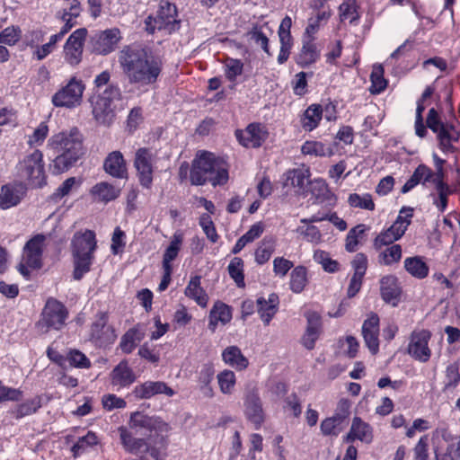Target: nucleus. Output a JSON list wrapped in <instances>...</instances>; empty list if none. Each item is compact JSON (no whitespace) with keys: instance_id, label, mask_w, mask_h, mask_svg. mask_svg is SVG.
Instances as JSON below:
<instances>
[{"instance_id":"1","label":"nucleus","mask_w":460,"mask_h":460,"mask_svg":"<svg viewBox=\"0 0 460 460\" xmlns=\"http://www.w3.org/2000/svg\"><path fill=\"white\" fill-rule=\"evenodd\" d=\"M128 426L146 438H137L126 427L120 426L118 431L127 452L134 455L148 453L155 460H165L171 430L168 422L160 416L137 411L130 414Z\"/></svg>"},{"instance_id":"2","label":"nucleus","mask_w":460,"mask_h":460,"mask_svg":"<svg viewBox=\"0 0 460 460\" xmlns=\"http://www.w3.org/2000/svg\"><path fill=\"white\" fill-rule=\"evenodd\" d=\"M119 63L128 83L137 88L155 84L164 70L162 57L137 43L125 45L121 49Z\"/></svg>"},{"instance_id":"3","label":"nucleus","mask_w":460,"mask_h":460,"mask_svg":"<svg viewBox=\"0 0 460 460\" xmlns=\"http://www.w3.org/2000/svg\"><path fill=\"white\" fill-rule=\"evenodd\" d=\"M49 148L58 154L52 162V172L60 174L69 170L84 155L83 139L76 128L69 132L54 134L48 143Z\"/></svg>"},{"instance_id":"4","label":"nucleus","mask_w":460,"mask_h":460,"mask_svg":"<svg viewBox=\"0 0 460 460\" xmlns=\"http://www.w3.org/2000/svg\"><path fill=\"white\" fill-rule=\"evenodd\" d=\"M229 179L226 162L208 151H201L192 161L190 181L192 185L202 186L209 181L213 186L225 185Z\"/></svg>"},{"instance_id":"5","label":"nucleus","mask_w":460,"mask_h":460,"mask_svg":"<svg viewBox=\"0 0 460 460\" xmlns=\"http://www.w3.org/2000/svg\"><path fill=\"white\" fill-rule=\"evenodd\" d=\"M427 128L436 134L438 149L445 155L459 151L455 146L460 140V131L456 129L453 122H446L435 108H431L426 119V126L422 119H415V133L420 137H425Z\"/></svg>"},{"instance_id":"6","label":"nucleus","mask_w":460,"mask_h":460,"mask_svg":"<svg viewBox=\"0 0 460 460\" xmlns=\"http://www.w3.org/2000/svg\"><path fill=\"white\" fill-rule=\"evenodd\" d=\"M144 23L146 31L151 35L156 31L172 34L181 27L176 5L165 0L160 2L156 14L146 17Z\"/></svg>"},{"instance_id":"7","label":"nucleus","mask_w":460,"mask_h":460,"mask_svg":"<svg viewBox=\"0 0 460 460\" xmlns=\"http://www.w3.org/2000/svg\"><path fill=\"white\" fill-rule=\"evenodd\" d=\"M46 240L45 234H37L25 243L22 248V260L17 266V270L26 279H31V270L42 268Z\"/></svg>"},{"instance_id":"8","label":"nucleus","mask_w":460,"mask_h":460,"mask_svg":"<svg viewBox=\"0 0 460 460\" xmlns=\"http://www.w3.org/2000/svg\"><path fill=\"white\" fill-rule=\"evenodd\" d=\"M17 174L32 188H42L47 184L43 154L35 149L25 155L16 165Z\"/></svg>"},{"instance_id":"9","label":"nucleus","mask_w":460,"mask_h":460,"mask_svg":"<svg viewBox=\"0 0 460 460\" xmlns=\"http://www.w3.org/2000/svg\"><path fill=\"white\" fill-rule=\"evenodd\" d=\"M69 317V311L65 304L55 297H48L36 323L43 332L61 331Z\"/></svg>"},{"instance_id":"10","label":"nucleus","mask_w":460,"mask_h":460,"mask_svg":"<svg viewBox=\"0 0 460 460\" xmlns=\"http://www.w3.org/2000/svg\"><path fill=\"white\" fill-rule=\"evenodd\" d=\"M121 100V91L117 84H108L103 92L91 99L93 115L102 124L110 125L115 118V101Z\"/></svg>"},{"instance_id":"11","label":"nucleus","mask_w":460,"mask_h":460,"mask_svg":"<svg viewBox=\"0 0 460 460\" xmlns=\"http://www.w3.org/2000/svg\"><path fill=\"white\" fill-rule=\"evenodd\" d=\"M413 208L402 207L393 225L383 230L374 240V246L376 250L382 246L390 245L401 239L408 229L413 217Z\"/></svg>"},{"instance_id":"12","label":"nucleus","mask_w":460,"mask_h":460,"mask_svg":"<svg viewBox=\"0 0 460 460\" xmlns=\"http://www.w3.org/2000/svg\"><path fill=\"white\" fill-rule=\"evenodd\" d=\"M109 319L108 312L98 311L95 320L90 325L89 341L96 348L106 349L117 340L116 329L109 324Z\"/></svg>"},{"instance_id":"13","label":"nucleus","mask_w":460,"mask_h":460,"mask_svg":"<svg viewBox=\"0 0 460 460\" xmlns=\"http://www.w3.org/2000/svg\"><path fill=\"white\" fill-rule=\"evenodd\" d=\"M85 84L82 79L72 76L65 85L52 96L51 102L55 107L74 109L81 105Z\"/></svg>"},{"instance_id":"14","label":"nucleus","mask_w":460,"mask_h":460,"mask_svg":"<svg viewBox=\"0 0 460 460\" xmlns=\"http://www.w3.org/2000/svg\"><path fill=\"white\" fill-rule=\"evenodd\" d=\"M426 185L427 183L434 184L435 188L438 187L440 184L445 185L446 187L449 186L445 181V170L444 168L436 169L435 172L432 171L430 167L424 164H419L414 170L411 176L406 181V182L402 187L401 192L405 194L411 191L413 188H415L418 184Z\"/></svg>"},{"instance_id":"15","label":"nucleus","mask_w":460,"mask_h":460,"mask_svg":"<svg viewBox=\"0 0 460 460\" xmlns=\"http://www.w3.org/2000/svg\"><path fill=\"white\" fill-rule=\"evenodd\" d=\"M234 137L244 148H260L269 137V131L263 124L260 122L249 123L244 129H235Z\"/></svg>"},{"instance_id":"16","label":"nucleus","mask_w":460,"mask_h":460,"mask_svg":"<svg viewBox=\"0 0 460 460\" xmlns=\"http://www.w3.org/2000/svg\"><path fill=\"white\" fill-rule=\"evenodd\" d=\"M155 156V153L148 147H140L135 154L134 166L138 181L140 185L146 189H150L153 183Z\"/></svg>"},{"instance_id":"17","label":"nucleus","mask_w":460,"mask_h":460,"mask_svg":"<svg viewBox=\"0 0 460 460\" xmlns=\"http://www.w3.org/2000/svg\"><path fill=\"white\" fill-rule=\"evenodd\" d=\"M122 40L119 28L100 31L91 37V46L93 53L106 56L113 52Z\"/></svg>"},{"instance_id":"18","label":"nucleus","mask_w":460,"mask_h":460,"mask_svg":"<svg viewBox=\"0 0 460 460\" xmlns=\"http://www.w3.org/2000/svg\"><path fill=\"white\" fill-rule=\"evenodd\" d=\"M243 405L247 420L253 425L254 429H260L265 421L266 415L257 389L253 388L246 392Z\"/></svg>"},{"instance_id":"19","label":"nucleus","mask_w":460,"mask_h":460,"mask_svg":"<svg viewBox=\"0 0 460 460\" xmlns=\"http://www.w3.org/2000/svg\"><path fill=\"white\" fill-rule=\"evenodd\" d=\"M87 36L85 28L73 31L64 46V58L72 66L79 65L83 58L84 44Z\"/></svg>"},{"instance_id":"20","label":"nucleus","mask_w":460,"mask_h":460,"mask_svg":"<svg viewBox=\"0 0 460 460\" xmlns=\"http://www.w3.org/2000/svg\"><path fill=\"white\" fill-rule=\"evenodd\" d=\"M430 338L431 332L429 330L413 331L408 345V353L420 362L429 361L431 357V350L429 348Z\"/></svg>"},{"instance_id":"21","label":"nucleus","mask_w":460,"mask_h":460,"mask_svg":"<svg viewBox=\"0 0 460 460\" xmlns=\"http://www.w3.org/2000/svg\"><path fill=\"white\" fill-rule=\"evenodd\" d=\"M380 319L376 313L371 312L364 320L361 334L364 342L372 355L379 352Z\"/></svg>"},{"instance_id":"22","label":"nucleus","mask_w":460,"mask_h":460,"mask_svg":"<svg viewBox=\"0 0 460 460\" xmlns=\"http://www.w3.org/2000/svg\"><path fill=\"white\" fill-rule=\"evenodd\" d=\"M353 274L350 277L347 288V296L352 298L360 291L364 277L368 267L367 256L363 252H358L350 262Z\"/></svg>"},{"instance_id":"23","label":"nucleus","mask_w":460,"mask_h":460,"mask_svg":"<svg viewBox=\"0 0 460 460\" xmlns=\"http://www.w3.org/2000/svg\"><path fill=\"white\" fill-rule=\"evenodd\" d=\"M306 327L301 337V344L308 350L315 347V343L323 333V320L319 313L307 311L305 313Z\"/></svg>"},{"instance_id":"24","label":"nucleus","mask_w":460,"mask_h":460,"mask_svg":"<svg viewBox=\"0 0 460 460\" xmlns=\"http://www.w3.org/2000/svg\"><path fill=\"white\" fill-rule=\"evenodd\" d=\"M132 394L136 399L147 400L159 394L172 397L176 393L164 381H146L136 385Z\"/></svg>"},{"instance_id":"25","label":"nucleus","mask_w":460,"mask_h":460,"mask_svg":"<svg viewBox=\"0 0 460 460\" xmlns=\"http://www.w3.org/2000/svg\"><path fill=\"white\" fill-rule=\"evenodd\" d=\"M292 19L286 15L279 27L278 35L279 39L280 48L278 55V63L282 65L289 58L291 49L294 46V38L291 34Z\"/></svg>"},{"instance_id":"26","label":"nucleus","mask_w":460,"mask_h":460,"mask_svg":"<svg viewBox=\"0 0 460 460\" xmlns=\"http://www.w3.org/2000/svg\"><path fill=\"white\" fill-rule=\"evenodd\" d=\"M97 249V240L93 230L76 232L71 242L72 255H94Z\"/></svg>"},{"instance_id":"27","label":"nucleus","mask_w":460,"mask_h":460,"mask_svg":"<svg viewBox=\"0 0 460 460\" xmlns=\"http://www.w3.org/2000/svg\"><path fill=\"white\" fill-rule=\"evenodd\" d=\"M321 58V49L315 40L302 37V46L295 57L299 67L306 68L314 65Z\"/></svg>"},{"instance_id":"28","label":"nucleus","mask_w":460,"mask_h":460,"mask_svg":"<svg viewBox=\"0 0 460 460\" xmlns=\"http://www.w3.org/2000/svg\"><path fill=\"white\" fill-rule=\"evenodd\" d=\"M146 337V328L143 323H137L128 328L120 337L118 349L123 354H131Z\"/></svg>"},{"instance_id":"29","label":"nucleus","mask_w":460,"mask_h":460,"mask_svg":"<svg viewBox=\"0 0 460 460\" xmlns=\"http://www.w3.org/2000/svg\"><path fill=\"white\" fill-rule=\"evenodd\" d=\"M111 384L118 389L129 387L137 379L127 359H122L110 374Z\"/></svg>"},{"instance_id":"30","label":"nucleus","mask_w":460,"mask_h":460,"mask_svg":"<svg viewBox=\"0 0 460 460\" xmlns=\"http://www.w3.org/2000/svg\"><path fill=\"white\" fill-rule=\"evenodd\" d=\"M369 444L373 440V429L360 417H354L349 433L343 437L346 443L354 442L355 440Z\"/></svg>"},{"instance_id":"31","label":"nucleus","mask_w":460,"mask_h":460,"mask_svg":"<svg viewBox=\"0 0 460 460\" xmlns=\"http://www.w3.org/2000/svg\"><path fill=\"white\" fill-rule=\"evenodd\" d=\"M103 169L113 178L126 179L128 177L127 163L120 151H112L106 156Z\"/></svg>"},{"instance_id":"32","label":"nucleus","mask_w":460,"mask_h":460,"mask_svg":"<svg viewBox=\"0 0 460 460\" xmlns=\"http://www.w3.org/2000/svg\"><path fill=\"white\" fill-rule=\"evenodd\" d=\"M257 310L264 325H269L279 310V297L276 293L269 295L268 298H257Z\"/></svg>"},{"instance_id":"33","label":"nucleus","mask_w":460,"mask_h":460,"mask_svg":"<svg viewBox=\"0 0 460 460\" xmlns=\"http://www.w3.org/2000/svg\"><path fill=\"white\" fill-rule=\"evenodd\" d=\"M380 294L385 303L396 305L401 296L398 279L394 275H386L380 279Z\"/></svg>"},{"instance_id":"34","label":"nucleus","mask_w":460,"mask_h":460,"mask_svg":"<svg viewBox=\"0 0 460 460\" xmlns=\"http://www.w3.org/2000/svg\"><path fill=\"white\" fill-rule=\"evenodd\" d=\"M232 320V309L226 304L217 301L211 308L208 315V329L215 332L218 323L226 325Z\"/></svg>"},{"instance_id":"35","label":"nucleus","mask_w":460,"mask_h":460,"mask_svg":"<svg viewBox=\"0 0 460 460\" xmlns=\"http://www.w3.org/2000/svg\"><path fill=\"white\" fill-rule=\"evenodd\" d=\"M184 295L197 303L202 308L208 306L209 297L206 290L201 287V276L195 275L190 279L184 289Z\"/></svg>"},{"instance_id":"36","label":"nucleus","mask_w":460,"mask_h":460,"mask_svg":"<svg viewBox=\"0 0 460 460\" xmlns=\"http://www.w3.org/2000/svg\"><path fill=\"white\" fill-rule=\"evenodd\" d=\"M90 194L93 200L106 204L116 199L120 190L107 181H101L91 188Z\"/></svg>"},{"instance_id":"37","label":"nucleus","mask_w":460,"mask_h":460,"mask_svg":"<svg viewBox=\"0 0 460 460\" xmlns=\"http://www.w3.org/2000/svg\"><path fill=\"white\" fill-rule=\"evenodd\" d=\"M322 105L314 103L309 105L300 117V124L305 131L311 132L315 129L323 119Z\"/></svg>"},{"instance_id":"38","label":"nucleus","mask_w":460,"mask_h":460,"mask_svg":"<svg viewBox=\"0 0 460 460\" xmlns=\"http://www.w3.org/2000/svg\"><path fill=\"white\" fill-rule=\"evenodd\" d=\"M222 359L225 364L234 367L237 371L247 368L249 365L248 358L242 353L237 346H228L222 352Z\"/></svg>"},{"instance_id":"39","label":"nucleus","mask_w":460,"mask_h":460,"mask_svg":"<svg viewBox=\"0 0 460 460\" xmlns=\"http://www.w3.org/2000/svg\"><path fill=\"white\" fill-rule=\"evenodd\" d=\"M183 243V233L176 231L170 241L169 245L163 254V268L173 269L172 262L177 258Z\"/></svg>"},{"instance_id":"40","label":"nucleus","mask_w":460,"mask_h":460,"mask_svg":"<svg viewBox=\"0 0 460 460\" xmlns=\"http://www.w3.org/2000/svg\"><path fill=\"white\" fill-rule=\"evenodd\" d=\"M332 13L330 11H318L317 13L308 19V23L302 35L303 38L316 40V34L320 29L327 23Z\"/></svg>"},{"instance_id":"41","label":"nucleus","mask_w":460,"mask_h":460,"mask_svg":"<svg viewBox=\"0 0 460 460\" xmlns=\"http://www.w3.org/2000/svg\"><path fill=\"white\" fill-rule=\"evenodd\" d=\"M269 22H266L263 24L255 22L252 24V27L247 31V38L253 41L255 44L261 46V49L269 56H271L270 51V40L264 33L263 28L268 26Z\"/></svg>"},{"instance_id":"42","label":"nucleus","mask_w":460,"mask_h":460,"mask_svg":"<svg viewBox=\"0 0 460 460\" xmlns=\"http://www.w3.org/2000/svg\"><path fill=\"white\" fill-rule=\"evenodd\" d=\"M73 258V279L81 280L85 274L91 271L94 261V255H72Z\"/></svg>"},{"instance_id":"43","label":"nucleus","mask_w":460,"mask_h":460,"mask_svg":"<svg viewBox=\"0 0 460 460\" xmlns=\"http://www.w3.org/2000/svg\"><path fill=\"white\" fill-rule=\"evenodd\" d=\"M404 269L409 274L419 279H425L429 272V266L419 256L406 258L404 261Z\"/></svg>"},{"instance_id":"44","label":"nucleus","mask_w":460,"mask_h":460,"mask_svg":"<svg viewBox=\"0 0 460 460\" xmlns=\"http://www.w3.org/2000/svg\"><path fill=\"white\" fill-rule=\"evenodd\" d=\"M275 246L276 242L273 237H264L254 252L256 263L263 265L269 261L275 252Z\"/></svg>"},{"instance_id":"45","label":"nucleus","mask_w":460,"mask_h":460,"mask_svg":"<svg viewBox=\"0 0 460 460\" xmlns=\"http://www.w3.org/2000/svg\"><path fill=\"white\" fill-rule=\"evenodd\" d=\"M99 444V438L95 432L89 430L85 436L78 438V440L72 446L71 452L74 458L79 457L89 447H93Z\"/></svg>"},{"instance_id":"46","label":"nucleus","mask_w":460,"mask_h":460,"mask_svg":"<svg viewBox=\"0 0 460 460\" xmlns=\"http://www.w3.org/2000/svg\"><path fill=\"white\" fill-rule=\"evenodd\" d=\"M307 270L305 266L298 265L290 273L289 287L294 293H301L307 285Z\"/></svg>"},{"instance_id":"47","label":"nucleus","mask_w":460,"mask_h":460,"mask_svg":"<svg viewBox=\"0 0 460 460\" xmlns=\"http://www.w3.org/2000/svg\"><path fill=\"white\" fill-rule=\"evenodd\" d=\"M227 271L230 278L238 288H243L245 287L244 262L242 258L234 257L227 266Z\"/></svg>"},{"instance_id":"48","label":"nucleus","mask_w":460,"mask_h":460,"mask_svg":"<svg viewBox=\"0 0 460 460\" xmlns=\"http://www.w3.org/2000/svg\"><path fill=\"white\" fill-rule=\"evenodd\" d=\"M387 246L378 254V263L380 265L391 266L399 262L402 259V252L400 244L392 243Z\"/></svg>"},{"instance_id":"49","label":"nucleus","mask_w":460,"mask_h":460,"mask_svg":"<svg viewBox=\"0 0 460 460\" xmlns=\"http://www.w3.org/2000/svg\"><path fill=\"white\" fill-rule=\"evenodd\" d=\"M284 186L297 187L302 189L305 186V181L310 177L309 169L296 168L288 170L285 173Z\"/></svg>"},{"instance_id":"50","label":"nucleus","mask_w":460,"mask_h":460,"mask_svg":"<svg viewBox=\"0 0 460 460\" xmlns=\"http://www.w3.org/2000/svg\"><path fill=\"white\" fill-rule=\"evenodd\" d=\"M345 421L335 415L325 418L322 420L320 429L321 432L324 436L338 437L339 434L343 430Z\"/></svg>"},{"instance_id":"51","label":"nucleus","mask_w":460,"mask_h":460,"mask_svg":"<svg viewBox=\"0 0 460 460\" xmlns=\"http://www.w3.org/2000/svg\"><path fill=\"white\" fill-rule=\"evenodd\" d=\"M225 76L233 84L232 89L234 87L236 78L243 72V63L241 59L227 58L224 66Z\"/></svg>"},{"instance_id":"52","label":"nucleus","mask_w":460,"mask_h":460,"mask_svg":"<svg viewBox=\"0 0 460 460\" xmlns=\"http://www.w3.org/2000/svg\"><path fill=\"white\" fill-rule=\"evenodd\" d=\"M314 261L322 265L325 272L335 273L341 270V264L338 261L331 258L330 253L326 251L317 250L314 254Z\"/></svg>"},{"instance_id":"53","label":"nucleus","mask_w":460,"mask_h":460,"mask_svg":"<svg viewBox=\"0 0 460 460\" xmlns=\"http://www.w3.org/2000/svg\"><path fill=\"white\" fill-rule=\"evenodd\" d=\"M366 227L365 225L359 224L352 227L347 234L345 239V250L348 252H354L358 250L359 239L363 238Z\"/></svg>"},{"instance_id":"54","label":"nucleus","mask_w":460,"mask_h":460,"mask_svg":"<svg viewBox=\"0 0 460 460\" xmlns=\"http://www.w3.org/2000/svg\"><path fill=\"white\" fill-rule=\"evenodd\" d=\"M21 201L19 195L16 193L14 188L9 184L1 187L0 193V208L8 209L12 207L18 205Z\"/></svg>"},{"instance_id":"55","label":"nucleus","mask_w":460,"mask_h":460,"mask_svg":"<svg viewBox=\"0 0 460 460\" xmlns=\"http://www.w3.org/2000/svg\"><path fill=\"white\" fill-rule=\"evenodd\" d=\"M301 152L305 155L325 156L331 155V148L325 144L315 140H306L301 146Z\"/></svg>"},{"instance_id":"56","label":"nucleus","mask_w":460,"mask_h":460,"mask_svg":"<svg viewBox=\"0 0 460 460\" xmlns=\"http://www.w3.org/2000/svg\"><path fill=\"white\" fill-rule=\"evenodd\" d=\"M41 407V397L37 395L31 399L17 405L15 409V417L17 419L35 413Z\"/></svg>"},{"instance_id":"57","label":"nucleus","mask_w":460,"mask_h":460,"mask_svg":"<svg viewBox=\"0 0 460 460\" xmlns=\"http://www.w3.org/2000/svg\"><path fill=\"white\" fill-rule=\"evenodd\" d=\"M371 85L369 91L372 94H379L387 87V80L384 77L382 66L375 67L370 75Z\"/></svg>"},{"instance_id":"58","label":"nucleus","mask_w":460,"mask_h":460,"mask_svg":"<svg viewBox=\"0 0 460 460\" xmlns=\"http://www.w3.org/2000/svg\"><path fill=\"white\" fill-rule=\"evenodd\" d=\"M348 203L351 208H358L369 211H373L376 208L372 195L369 193H365L362 196L358 193H351L348 198Z\"/></svg>"},{"instance_id":"59","label":"nucleus","mask_w":460,"mask_h":460,"mask_svg":"<svg viewBox=\"0 0 460 460\" xmlns=\"http://www.w3.org/2000/svg\"><path fill=\"white\" fill-rule=\"evenodd\" d=\"M215 368L212 363H206L202 365L200 370L198 372V384L200 390H208L212 392L210 384L214 378Z\"/></svg>"},{"instance_id":"60","label":"nucleus","mask_w":460,"mask_h":460,"mask_svg":"<svg viewBox=\"0 0 460 460\" xmlns=\"http://www.w3.org/2000/svg\"><path fill=\"white\" fill-rule=\"evenodd\" d=\"M217 377L221 393L232 394L236 383L235 374L232 370L225 369Z\"/></svg>"},{"instance_id":"61","label":"nucleus","mask_w":460,"mask_h":460,"mask_svg":"<svg viewBox=\"0 0 460 460\" xmlns=\"http://www.w3.org/2000/svg\"><path fill=\"white\" fill-rule=\"evenodd\" d=\"M199 224L202 228L204 234L207 238L212 243H215L219 239V234H217L215 224L209 214L203 213L199 219Z\"/></svg>"},{"instance_id":"62","label":"nucleus","mask_w":460,"mask_h":460,"mask_svg":"<svg viewBox=\"0 0 460 460\" xmlns=\"http://www.w3.org/2000/svg\"><path fill=\"white\" fill-rule=\"evenodd\" d=\"M436 190L438 197L433 199V204L439 212L444 213L447 208L448 196L456 194L457 190H452L450 186L446 187L440 184L438 187H436Z\"/></svg>"},{"instance_id":"63","label":"nucleus","mask_w":460,"mask_h":460,"mask_svg":"<svg viewBox=\"0 0 460 460\" xmlns=\"http://www.w3.org/2000/svg\"><path fill=\"white\" fill-rule=\"evenodd\" d=\"M66 361L69 365L76 368H89L91 367V360L84 353L76 349H71L66 354Z\"/></svg>"},{"instance_id":"64","label":"nucleus","mask_w":460,"mask_h":460,"mask_svg":"<svg viewBox=\"0 0 460 460\" xmlns=\"http://www.w3.org/2000/svg\"><path fill=\"white\" fill-rule=\"evenodd\" d=\"M444 390L456 388L460 383L459 364L454 362L446 368Z\"/></svg>"}]
</instances>
